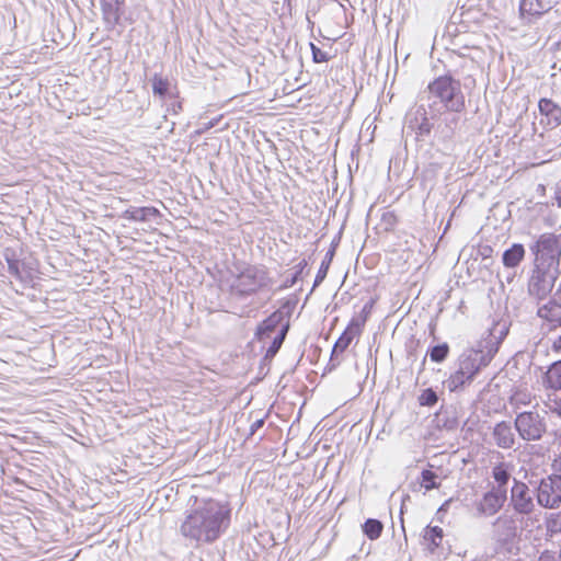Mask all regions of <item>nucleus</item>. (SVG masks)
<instances>
[{
  "mask_svg": "<svg viewBox=\"0 0 561 561\" xmlns=\"http://www.w3.org/2000/svg\"><path fill=\"white\" fill-rule=\"evenodd\" d=\"M484 251H490V252H491V251H492V249H491L490 247H486V248L484 249Z\"/></svg>",
  "mask_w": 561,
  "mask_h": 561,
  "instance_id": "603ef678",
  "label": "nucleus"
},
{
  "mask_svg": "<svg viewBox=\"0 0 561 561\" xmlns=\"http://www.w3.org/2000/svg\"><path fill=\"white\" fill-rule=\"evenodd\" d=\"M289 328H290V322H285V324L282 325V328L274 335L272 342L270 343L268 347L266 348L264 356L261 359V364H260L261 371L263 370V365H270L271 362L273 360V358L279 352V350L288 334Z\"/></svg>",
  "mask_w": 561,
  "mask_h": 561,
  "instance_id": "4be33fe9",
  "label": "nucleus"
},
{
  "mask_svg": "<svg viewBox=\"0 0 561 561\" xmlns=\"http://www.w3.org/2000/svg\"><path fill=\"white\" fill-rule=\"evenodd\" d=\"M507 501V495L493 489L482 494V497L476 503V510L479 516L491 517L497 514Z\"/></svg>",
  "mask_w": 561,
  "mask_h": 561,
  "instance_id": "9b49d317",
  "label": "nucleus"
},
{
  "mask_svg": "<svg viewBox=\"0 0 561 561\" xmlns=\"http://www.w3.org/2000/svg\"><path fill=\"white\" fill-rule=\"evenodd\" d=\"M435 422L438 428L448 432L455 431L459 426V411L455 405L440 407L435 414Z\"/></svg>",
  "mask_w": 561,
  "mask_h": 561,
  "instance_id": "a211bd4d",
  "label": "nucleus"
},
{
  "mask_svg": "<svg viewBox=\"0 0 561 561\" xmlns=\"http://www.w3.org/2000/svg\"><path fill=\"white\" fill-rule=\"evenodd\" d=\"M341 236H342V231H339V233L332 239V241L330 243V247H329L328 251L325 252V255H324V257H323V260H322V262L320 264V267H319V270L317 272V275H316L313 284H312V288L309 291V294L307 295L306 299H308L309 296L313 293V290L317 287H319L324 282V279L327 278L329 270H330V266H331L332 261H333V259L335 256L336 249L340 245Z\"/></svg>",
  "mask_w": 561,
  "mask_h": 561,
  "instance_id": "4468645a",
  "label": "nucleus"
},
{
  "mask_svg": "<svg viewBox=\"0 0 561 561\" xmlns=\"http://www.w3.org/2000/svg\"><path fill=\"white\" fill-rule=\"evenodd\" d=\"M552 4L549 0H520L519 13L522 18L538 19L550 11Z\"/></svg>",
  "mask_w": 561,
  "mask_h": 561,
  "instance_id": "6ab92c4d",
  "label": "nucleus"
},
{
  "mask_svg": "<svg viewBox=\"0 0 561 561\" xmlns=\"http://www.w3.org/2000/svg\"><path fill=\"white\" fill-rule=\"evenodd\" d=\"M543 386L551 390H561V359L551 363L542 376Z\"/></svg>",
  "mask_w": 561,
  "mask_h": 561,
  "instance_id": "bb28decb",
  "label": "nucleus"
},
{
  "mask_svg": "<svg viewBox=\"0 0 561 561\" xmlns=\"http://www.w3.org/2000/svg\"><path fill=\"white\" fill-rule=\"evenodd\" d=\"M557 275L549 268L534 267L528 282V294L538 301L543 300L551 293Z\"/></svg>",
  "mask_w": 561,
  "mask_h": 561,
  "instance_id": "1a4fd4ad",
  "label": "nucleus"
},
{
  "mask_svg": "<svg viewBox=\"0 0 561 561\" xmlns=\"http://www.w3.org/2000/svg\"><path fill=\"white\" fill-rule=\"evenodd\" d=\"M305 275H306V263H298L295 266L294 272L288 277H286L284 279V282L278 287H276L273 290V294H277L279 291H283L285 289H288V288L295 286L298 282L304 279Z\"/></svg>",
  "mask_w": 561,
  "mask_h": 561,
  "instance_id": "c756f323",
  "label": "nucleus"
},
{
  "mask_svg": "<svg viewBox=\"0 0 561 561\" xmlns=\"http://www.w3.org/2000/svg\"><path fill=\"white\" fill-rule=\"evenodd\" d=\"M417 401L421 407L433 408L438 402V394L432 387L425 388L421 391Z\"/></svg>",
  "mask_w": 561,
  "mask_h": 561,
  "instance_id": "c9c22d12",
  "label": "nucleus"
},
{
  "mask_svg": "<svg viewBox=\"0 0 561 561\" xmlns=\"http://www.w3.org/2000/svg\"><path fill=\"white\" fill-rule=\"evenodd\" d=\"M554 201L558 207L561 208V179L556 183L554 186Z\"/></svg>",
  "mask_w": 561,
  "mask_h": 561,
  "instance_id": "a18cd8bd",
  "label": "nucleus"
},
{
  "mask_svg": "<svg viewBox=\"0 0 561 561\" xmlns=\"http://www.w3.org/2000/svg\"><path fill=\"white\" fill-rule=\"evenodd\" d=\"M529 250L534 255L536 267L558 271L561 259V234L542 233L529 245Z\"/></svg>",
  "mask_w": 561,
  "mask_h": 561,
  "instance_id": "20e7f679",
  "label": "nucleus"
},
{
  "mask_svg": "<svg viewBox=\"0 0 561 561\" xmlns=\"http://www.w3.org/2000/svg\"><path fill=\"white\" fill-rule=\"evenodd\" d=\"M552 474L561 480V453L557 456V458L552 462Z\"/></svg>",
  "mask_w": 561,
  "mask_h": 561,
  "instance_id": "37998d69",
  "label": "nucleus"
},
{
  "mask_svg": "<svg viewBox=\"0 0 561 561\" xmlns=\"http://www.w3.org/2000/svg\"><path fill=\"white\" fill-rule=\"evenodd\" d=\"M529 483L535 488L534 481H529ZM534 496L535 489L530 490L528 484L514 479L508 506L512 507L515 515H520L522 517L529 516L536 510Z\"/></svg>",
  "mask_w": 561,
  "mask_h": 561,
  "instance_id": "0eeeda50",
  "label": "nucleus"
},
{
  "mask_svg": "<svg viewBox=\"0 0 561 561\" xmlns=\"http://www.w3.org/2000/svg\"><path fill=\"white\" fill-rule=\"evenodd\" d=\"M354 337L348 334V332H342V334L337 337L335 343L333 344L330 360L328 364V369L333 370L340 365V356L347 350V347L353 342Z\"/></svg>",
  "mask_w": 561,
  "mask_h": 561,
  "instance_id": "b1692460",
  "label": "nucleus"
},
{
  "mask_svg": "<svg viewBox=\"0 0 561 561\" xmlns=\"http://www.w3.org/2000/svg\"><path fill=\"white\" fill-rule=\"evenodd\" d=\"M103 23L107 31L122 25L125 13V0H100Z\"/></svg>",
  "mask_w": 561,
  "mask_h": 561,
  "instance_id": "f8f14e48",
  "label": "nucleus"
},
{
  "mask_svg": "<svg viewBox=\"0 0 561 561\" xmlns=\"http://www.w3.org/2000/svg\"><path fill=\"white\" fill-rule=\"evenodd\" d=\"M449 353L450 346L447 342L431 344L426 351L425 357L423 358V364H425L427 356L430 357L431 362L442 364L448 358Z\"/></svg>",
  "mask_w": 561,
  "mask_h": 561,
  "instance_id": "c85d7f7f",
  "label": "nucleus"
},
{
  "mask_svg": "<svg viewBox=\"0 0 561 561\" xmlns=\"http://www.w3.org/2000/svg\"><path fill=\"white\" fill-rule=\"evenodd\" d=\"M419 103L405 114V125L417 144H450L466 112L459 79L450 72L434 78L419 94Z\"/></svg>",
  "mask_w": 561,
  "mask_h": 561,
  "instance_id": "f257e3e1",
  "label": "nucleus"
},
{
  "mask_svg": "<svg viewBox=\"0 0 561 561\" xmlns=\"http://www.w3.org/2000/svg\"><path fill=\"white\" fill-rule=\"evenodd\" d=\"M514 428L523 440L534 442L543 437L547 424L537 411H523L516 414Z\"/></svg>",
  "mask_w": 561,
  "mask_h": 561,
  "instance_id": "423d86ee",
  "label": "nucleus"
},
{
  "mask_svg": "<svg viewBox=\"0 0 561 561\" xmlns=\"http://www.w3.org/2000/svg\"><path fill=\"white\" fill-rule=\"evenodd\" d=\"M152 93L154 96L167 101L168 99H176L178 98V89L172 85L171 81L168 78L162 77L160 73H153L150 78Z\"/></svg>",
  "mask_w": 561,
  "mask_h": 561,
  "instance_id": "aec40b11",
  "label": "nucleus"
},
{
  "mask_svg": "<svg viewBox=\"0 0 561 561\" xmlns=\"http://www.w3.org/2000/svg\"><path fill=\"white\" fill-rule=\"evenodd\" d=\"M265 417L266 416H263L261 419H257L256 421H254L251 426H250V431H249V434L247 436V438L249 439L251 436H253L260 428H262L265 424Z\"/></svg>",
  "mask_w": 561,
  "mask_h": 561,
  "instance_id": "79ce46f5",
  "label": "nucleus"
},
{
  "mask_svg": "<svg viewBox=\"0 0 561 561\" xmlns=\"http://www.w3.org/2000/svg\"><path fill=\"white\" fill-rule=\"evenodd\" d=\"M561 293V283L559 284V287H558V290H557V294Z\"/></svg>",
  "mask_w": 561,
  "mask_h": 561,
  "instance_id": "3c124183",
  "label": "nucleus"
},
{
  "mask_svg": "<svg viewBox=\"0 0 561 561\" xmlns=\"http://www.w3.org/2000/svg\"><path fill=\"white\" fill-rule=\"evenodd\" d=\"M492 437L495 445L502 449L513 448L516 442L512 424L507 421H501L494 425Z\"/></svg>",
  "mask_w": 561,
  "mask_h": 561,
  "instance_id": "f3484780",
  "label": "nucleus"
},
{
  "mask_svg": "<svg viewBox=\"0 0 561 561\" xmlns=\"http://www.w3.org/2000/svg\"><path fill=\"white\" fill-rule=\"evenodd\" d=\"M559 342H560V344H561V337L559 339Z\"/></svg>",
  "mask_w": 561,
  "mask_h": 561,
  "instance_id": "864d4df0",
  "label": "nucleus"
},
{
  "mask_svg": "<svg viewBox=\"0 0 561 561\" xmlns=\"http://www.w3.org/2000/svg\"><path fill=\"white\" fill-rule=\"evenodd\" d=\"M309 46L312 55V61L314 64L328 62L332 58L327 51H323L312 42L309 43Z\"/></svg>",
  "mask_w": 561,
  "mask_h": 561,
  "instance_id": "4c0bfd02",
  "label": "nucleus"
},
{
  "mask_svg": "<svg viewBox=\"0 0 561 561\" xmlns=\"http://www.w3.org/2000/svg\"><path fill=\"white\" fill-rule=\"evenodd\" d=\"M374 299H370L368 300L362 308L358 317L360 319H363L365 322H367V320L369 319L370 314H371V311H373V307H374Z\"/></svg>",
  "mask_w": 561,
  "mask_h": 561,
  "instance_id": "a19ab883",
  "label": "nucleus"
},
{
  "mask_svg": "<svg viewBox=\"0 0 561 561\" xmlns=\"http://www.w3.org/2000/svg\"><path fill=\"white\" fill-rule=\"evenodd\" d=\"M365 323L366 322L358 316L353 317L348 322L347 327L345 328L344 332H348V334H351V336L355 339L356 336L360 335L365 327Z\"/></svg>",
  "mask_w": 561,
  "mask_h": 561,
  "instance_id": "e433bc0d",
  "label": "nucleus"
},
{
  "mask_svg": "<svg viewBox=\"0 0 561 561\" xmlns=\"http://www.w3.org/2000/svg\"><path fill=\"white\" fill-rule=\"evenodd\" d=\"M495 355L496 346L485 350L479 342L476 346L463 350L456 360L455 371L444 385L449 392H462L491 364Z\"/></svg>",
  "mask_w": 561,
  "mask_h": 561,
  "instance_id": "7ed1b4c3",
  "label": "nucleus"
},
{
  "mask_svg": "<svg viewBox=\"0 0 561 561\" xmlns=\"http://www.w3.org/2000/svg\"><path fill=\"white\" fill-rule=\"evenodd\" d=\"M545 525L547 540H550L556 535L561 534V513L549 514L546 518Z\"/></svg>",
  "mask_w": 561,
  "mask_h": 561,
  "instance_id": "72a5a7b5",
  "label": "nucleus"
},
{
  "mask_svg": "<svg viewBox=\"0 0 561 561\" xmlns=\"http://www.w3.org/2000/svg\"><path fill=\"white\" fill-rule=\"evenodd\" d=\"M285 323L279 319L278 312H272L265 319L257 323L254 331V339L259 342H265L274 333L284 325Z\"/></svg>",
  "mask_w": 561,
  "mask_h": 561,
  "instance_id": "dca6fc26",
  "label": "nucleus"
},
{
  "mask_svg": "<svg viewBox=\"0 0 561 561\" xmlns=\"http://www.w3.org/2000/svg\"><path fill=\"white\" fill-rule=\"evenodd\" d=\"M360 527L366 538L377 540L382 534L383 523L378 518H367Z\"/></svg>",
  "mask_w": 561,
  "mask_h": 561,
  "instance_id": "2f4dec72",
  "label": "nucleus"
},
{
  "mask_svg": "<svg viewBox=\"0 0 561 561\" xmlns=\"http://www.w3.org/2000/svg\"><path fill=\"white\" fill-rule=\"evenodd\" d=\"M221 119V115L218 116V117H215V118H211L210 121H208L207 123H205L201 128L196 129L194 131V135L195 136H202L204 133H206L207 130L216 127L219 123V121Z\"/></svg>",
  "mask_w": 561,
  "mask_h": 561,
  "instance_id": "58836bf2",
  "label": "nucleus"
},
{
  "mask_svg": "<svg viewBox=\"0 0 561 561\" xmlns=\"http://www.w3.org/2000/svg\"><path fill=\"white\" fill-rule=\"evenodd\" d=\"M162 217L160 210L153 206H130L123 211L122 218L135 222H151Z\"/></svg>",
  "mask_w": 561,
  "mask_h": 561,
  "instance_id": "2eb2a0df",
  "label": "nucleus"
},
{
  "mask_svg": "<svg viewBox=\"0 0 561 561\" xmlns=\"http://www.w3.org/2000/svg\"><path fill=\"white\" fill-rule=\"evenodd\" d=\"M232 508L228 501L203 499L187 512L181 534L197 543H213L229 528Z\"/></svg>",
  "mask_w": 561,
  "mask_h": 561,
  "instance_id": "f03ea898",
  "label": "nucleus"
},
{
  "mask_svg": "<svg viewBox=\"0 0 561 561\" xmlns=\"http://www.w3.org/2000/svg\"><path fill=\"white\" fill-rule=\"evenodd\" d=\"M400 522H401V528L404 533L405 530H404V525H403L402 511L400 512Z\"/></svg>",
  "mask_w": 561,
  "mask_h": 561,
  "instance_id": "8fccbe9b",
  "label": "nucleus"
},
{
  "mask_svg": "<svg viewBox=\"0 0 561 561\" xmlns=\"http://www.w3.org/2000/svg\"><path fill=\"white\" fill-rule=\"evenodd\" d=\"M167 101H170L167 108L168 112L176 115L183 110L182 100L179 96L176 99H168Z\"/></svg>",
  "mask_w": 561,
  "mask_h": 561,
  "instance_id": "ea45409f",
  "label": "nucleus"
},
{
  "mask_svg": "<svg viewBox=\"0 0 561 561\" xmlns=\"http://www.w3.org/2000/svg\"><path fill=\"white\" fill-rule=\"evenodd\" d=\"M510 328L505 323L500 325L496 323L493 329L489 330V334L486 337L482 339L479 343L485 348L489 350L491 346H496V353L500 350L502 342L505 340L508 334Z\"/></svg>",
  "mask_w": 561,
  "mask_h": 561,
  "instance_id": "393cba45",
  "label": "nucleus"
},
{
  "mask_svg": "<svg viewBox=\"0 0 561 561\" xmlns=\"http://www.w3.org/2000/svg\"><path fill=\"white\" fill-rule=\"evenodd\" d=\"M443 537L444 531L442 527L428 525L423 530V545L431 553H434L440 546Z\"/></svg>",
  "mask_w": 561,
  "mask_h": 561,
  "instance_id": "cd10ccee",
  "label": "nucleus"
},
{
  "mask_svg": "<svg viewBox=\"0 0 561 561\" xmlns=\"http://www.w3.org/2000/svg\"><path fill=\"white\" fill-rule=\"evenodd\" d=\"M538 110L541 115L540 124L546 129H554L561 125V106L552 99L541 98Z\"/></svg>",
  "mask_w": 561,
  "mask_h": 561,
  "instance_id": "ddd939ff",
  "label": "nucleus"
},
{
  "mask_svg": "<svg viewBox=\"0 0 561 561\" xmlns=\"http://www.w3.org/2000/svg\"><path fill=\"white\" fill-rule=\"evenodd\" d=\"M419 482L426 491L437 489L440 485L438 482V474L432 469H423L421 471Z\"/></svg>",
  "mask_w": 561,
  "mask_h": 561,
  "instance_id": "f704fd0d",
  "label": "nucleus"
},
{
  "mask_svg": "<svg viewBox=\"0 0 561 561\" xmlns=\"http://www.w3.org/2000/svg\"><path fill=\"white\" fill-rule=\"evenodd\" d=\"M310 259L311 257H308V259H302L299 263H306V274L309 273V270H308V266H309V263H310Z\"/></svg>",
  "mask_w": 561,
  "mask_h": 561,
  "instance_id": "09e8293b",
  "label": "nucleus"
},
{
  "mask_svg": "<svg viewBox=\"0 0 561 561\" xmlns=\"http://www.w3.org/2000/svg\"><path fill=\"white\" fill-rule=\"evenodd\" d=\"M492 478L496 485L491 489L507 495V485L512 478L510 466L506 462H499L492 468Z\"/></svg>",
  "mask_w": 561,
  "mask_h": 561,
  "instance_id": "5701e85b",
  "label": "nucleus"
},
{
  "mask_svg": "<svg viewBox=\"0 0 561 561\" xmlns=\"http://www.w3.org/2000/svg\"><path fill=\"white\" fill-rule=\"evenodd\" d=\"M537 316L549 322V330L557 329L561 325V304L556 298H551L538 308Z\"/></svg>",
  "mask_w": 561,
  "mask_h": 561,
  "instance_id": "412c9836",
  "label": "nucleus"
},
{
  "mask_svg": "<svg viewBox=\"0 0 561 561\" xmlns=\"http://www.w3.org/2000/svg\"><path fill=\"white\" fill-rule=\"evenodd\" d=\"M537 561H556L554 552L551 550H543Z\"/></svg>",
  "mask_w": 561,
  "mask_h": 561,
  "instance_id": "c03bdc74",
  "label": "nucleus"
},
{
  "mask_svg": "<svg viewBox=\"0 0 561 561\" xmlns=\"http://www.w3.org/2000/svg\"><path fill=\"white\" fill-rule=\"evenodd\" d=\"M535 497L543 508L561 507V480L552 473L535 482Z\"/></svg>",
  "mask_w": 561,
  "mask_h": 561,
  "instance_id": "6e6552de",
  "label": "nucleus"
},
{
  "mask_svg": "<svg viewBox=\"0 0 561 561\" xmlns=\"http://www.w3.org/2000/svg\"><path fill=\"white\" fill-rule=\"evenodd\" d=\"M3 257L7 262L9 273L16 279L21 280L23 278L21 267L24 265V263H22L21 260L18 257L15 251L9 248L5 249Z\"/></svg>",
  "mask_w": 561,
  "mask_h": 561,
  "instance_id": "473e14b6",
  "label": "nucleus"
},
{
  "mask_svg": "<svg viewBox=\"0 0 561 561\" xmlns=\"http://www.w3.org/2000/svg\"><path fill=\"white\" fill-rule=\"evenodd\" d=\"M298 304V294L294 293L282 299L279 307L274 311L279 313V319L285 323L289 322L290 317Z\"/></svg>",
  "mask_w": 561,
  "mask_h": 561,
  "instance_id": "7c9ffc66",
  "label": "nucleus"
},
{
  "mask_svg": "<svg viewBox=\"0 0 561 561\" xmlns=\"http://www.w3.org/2000/svg\"><path fill=\"white\" fill-rule=\"evenodd\" d=\"M551 412L557 414L561 419V397L553 401V407L551 408Z\"/></svg>",
  "mask_w": 561,
  "mask_h": 561,
  "instance_id": "49530a36",
  "label": "nucleus"
},
{
  "mask_svg": "<svg viewBox=\"0 0 561 561\" xmlns=\"http://www.w3.org/2000/svg\"><path fill=\"white\" fill-rule=\"evenodd\" d=\"M492 525L494 539L502 546L512 545L520 535L515 515L504 513Z\"/></svg>",
  "mask_w": 561,
  "mask_h": 561,
  "instance_id": "9d476101",
  "label": "nucleus"
},
{
  "mask_svg": "<svg viewBox=\"0 0 561 561\" xmlns=\"http://www.w3.org/2000/svg\"><path fill=\"white\" fill-rule=\"evenodd\" d=\"M449 502H450V500L445 501V502L440 505V507L438 508V512H440V511H446V510H447V507H448V505H449Z\"/></svg>",
  "mask_w": 561,
  "mask_h": 561,
  "instance_id": "de8ad7c7",
  "label": "nucleus"
},
{
  "mask_svg": "<svg viewBox=\"0 0 561 561\" xmlns=\"http://www.w3.org/2000/svg\"><path fill=\"white\" fill-rule=\"evenodd\" d=\"M525 248L522 243H513L502 254L503 265L507 268L517 267L525 257Z\"/></svg>",
  "mask_w": 561,
  "mask_h": 561,
  "instance_id": "a878e982",
  "label": "nucleus"
},
{
  "mask_svg": "<svg viewBox=\"0 0 561 561\" xmlns=\"http://www.w3.org/2000/svg\"><path fill=\"white\" fill-rule=\"evenodd\" d=\"M274 284L267 268L263 265H250L240 272L231 286L232 295L245 298L261 289L271 288Z\"/></svg>",
  "mask_w": 561,
  "mask_h": 561,
  "instance_id": "39448f33",
  "label": "nucleus"
}]
</instances>
